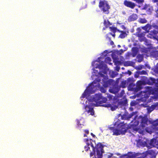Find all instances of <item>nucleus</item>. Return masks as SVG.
Segmentation results:
<instances>
[{"instance_id":"dca6fc26","label":"nucleus","mask_w":158,"mask_h":158,"mask_svg":"<svg viewBox=\"0 0 158 158\" xmlns=\"http://www.w3.org/2000/svg\"><path fill=\"white\" fill-rule=\"evenodd\" d=\"M145 127H142L140 126L139 128L137 129V131L140 134L143 135L145 134Z\"/></svg>"},{"instance_id":"f704fd0d","label":"nucleus","mask_w":158,"mask_h":158,"mask_svg":"<svg viewBox=\"0 0 158 158\" xmlns=\"http://www.w3.org/2000/svg\"><path fill=\"white\" fill-rule=\"evenodd\" d=\"M120 69V67H119L118 66H116V69H115V70H116L117 71H119V70Z\"/></svg>"},{"instance_id":"3c124183","label":"nucleus","mask_w":158,"mask_h":158,"mask_svg":"<svg viewBox=\"0 0 158 158\" xmlns=\"http://www.w3.org/2000/svg\"><path fill=\"white\" fill-rule=\"evenodd\" d=\"M156 129L157 130H158V127H156Z\"/></svg>"},{"instance_id":"2f4dec72","label":"nucleus","mask_w":158,"mask_h":158,"mask_svg":"<svg viewBox=\"0 0 158 158\" xmlns=\"http://www.w3.org/2000/svg\"><path fill=\"white\" fill-rule=\"evenodd\" d=\"M154 71L156 73L158 74V67H156L155 68Z\"/></svg>"},{"instance_id":"49530a36","label":"nucleus","mask_w":158,"mask_h":158,"mask_svg":"<svg viewBox=\"0 0 158 158\" xmlns=\"http://www.w3.org/2000/svg\"><path fill=\"white\" fill-rule=\"evenodd\" d=\"M93 2V4H95V3H96L95 1H94Z\"/></svg>"},{"instance_id":"aec40b11","label":"nucleus","mask_w":158,"mask_h":158,"mask_svg":"<svg viewBox=\"0 0 158 158\" xmlns=\"http://www.w3.org/2000/svg\"><path fill=\"white\" fill-rule=\"evenodd\" d=\"M120 32H121V33L119 36V38L121 39H123L127 36V34L125 31H121Z\"/></svg>"},{"instance_id":"5fc2aeb1","label":"nucleus","mask_w":158,"mask_h":158,"mask_svg":"<svg viewBox=\"0 0 158 158\" xmlns=\"http://www.w3.org/2000/svg\"><path fill=\"white\" fill-rule=\"evenodd\" d=\"M148 96H147V97H145L146 98H147L148 97Z\"/></svg>"},{"instance_id":"72a5a7b5","label":"nucleus","mask_w":158,"mask_h":158,"mask_svg":"<svg viewBox=\"0 0 158 158\" xmlns=\"http://www.w3.org/2000/svg\"><path fill=\"white\" fill-rule=\"evenodd\" d=\"M84 131L87 134H89V131L88 130H84Z\"/></svg>"},{"instance_id":"7c9ffc66","label":"nucleus","mask_w":158,"mask_h":158,"mask_svg":"<svg viewBox=\"0 0 158 158\" xmlns=\"http://www.w3.org/2000/svg\"><path fill=\"white\" fill-rule=\"evenodd\" d=\"M100 90L101 92L103 93H105L106 92V90L103 87H101L100 88Z\"/></svg>"},{"instance_id":"603ef678","label":"nucleus","mask_w":158,"mask_h":158,"mask_svg":"<svg viewBox=\"0 0 158 158\" xmlns=\"http://www.w3.org/2000/svg\"><path fill=\"white\" fill-rule=\"evenodd\" d=\"M129 72H130V73H129V74H130L131 73V72L130 71H129Z\"/></svg>"},{"instance_id":"2eb2a0df","label":"nucleus","mask_w":158,"mask_h":158,"mask_svg":"<svg viewBox=\"0 0 158 158\" xmlns=\"http://www.w3.org/2000/svg\"><path fill=\"white\" fill-rule=\"evenodd\" d=\"M138 18V16L136 14H132L129 16L128 20L129 21H132L135 20Z\"/></svg>"},{"instance_id":"ddd939ff","label":"nucleus","mask_w":158,"mask_h":158,"mask_svg":"<svg viewBox=\"0 0 158 158\" xmlns=\"http://www.w3.org/2000/svg\"><path fill=\"white\" fill-rule=\"evenodd\" d=\"M86 111H87L88 113H90L92 115H94V112L93 108H91L89 105H86L85 107Z\"/></svg>"},{"instance_id":"e433bc0d","label":"nucleus","mask_w":158,"mask_h":158,"mask_svg":"<svg viewBox=\"0 0 158 158\" xmlns=\"http://www.w3.org/2000/svg\"><path fill=\"white\" fill-rule=\"evenodd\" d=\"M142 74H146L147 73V72L144 70H142L141 71Z\"/></svg>"},{"instance_id":"473e14b6","label":"nucleus","mask_w":158,"mask_h":158,"mask_svg":"<svg viewBox=\"0 0 158 158\" xmlns=\"http://www.w3.org/2000/svg\"><path fill=\"white\" fill-rule=\"evenodd\" d=\"M105 60L106 61H108L109 62L110 61H111V60L110 58L109 57H106L105 59Z\"/></svg>"},{"instance_id":"a18cd8bd","label":"nucleus","mask_w":158,"mask_h":158,"mask_svg":"<svg viewBox=\"0 0 158 158\" xmlns=\"http://www.w3.org/2000/svg\"><path fill=\"white\" fill-rule=\"evenodd\" d=\"M84 137H87V135L85 134H84Z\"/></svg>"},{"instance_id":"7ed1b4c3","label":"nucleus","mask_w":158,"mask_h":158,"mask_svg":"<svg viewBox=\"0 0 158 158\" xmlns=\"http://www.w3.org/2000/svg\"><path fill=\"white\" fill-rule=\"evenodd\" d=\"M89 102H94L96 103L94 106H101V104L105 103L107 101L106 98L102 96L101 94H96L94 96L91 97L89 100Z\"/></svg>"},{"instance_id":"5701e85b","label":"nucleus","mask_w":158,"mask_h":158,"mask_svg":"<svg viewBox=\"0 0 158 158\" xmlns=\"http://www.w3.org/2000/svg\"><path fill=\"white\" fill-rule=\"evenodd\" d=\"M104 24L105 26H106V27H107L108 26L111 25V24L110 23L109 21H106V20H105L104 22Z\"/></svg>"},{"instance_id":"c9c22d12","label":"nucleus","mask_w":158,"mask_h":158,"mask_svg":"<svg viewBox=\"0 0 158 158\" xmlns=\"http://www.w3.org/2000/svg\"><path fill=\"white\" fill-rule=\"evenodd\" d=\"M124 94V91L123 90L121 91V94L120 95V97H122L123 95V94Z\"/></svg>"},{"instance_id":"79ce46f5","label":"nucleus","mask_w":158,"mask_h":158,"mask_svg":"<svg viewBox=\"0 0 158 158\" xmlns=\"http://www.w3.org/2000/svg\"><path fill=\"white\" fill-rule=\"evenodd\" d=\"M106 38L108 39L109 40H111V38H110V37H109L108 36H106Z\"/></svg>"},{"instance_id":"20e7f679","label":"nucleus","mask_w":158,"mask_h":158,"mask_svg":"<svg viewBox=\"0 0 158 158\" xmlns=\"http://www.w3.org/2000/svg\"><path fill=\"white\" fill-rule=\"evenodd\" d=\"M101 81V79H99L98 77L97 79L95 80L91 83L89 84L88 86L85 90L84 92L83 93L81 97V98H85L86 96L89 95V94H93L94 93V91L93 90L94 88V84H96L98 83V84L97 85L98 87L100 86V84L99 83Z\"/></svg>"},{"instance_id":"13d9d810","label":"nucleus","mask_w":158,"mask_h":158,"mask_svg":"<svg viewBox=\"0 0 158 158\" xmlns=\"http://www.w3.org/2000/svg\"><path fill=\"white\" fill-rule=\"evenodd\" d=\"M126 64H124V65H126Z\"/></svg>"},{"instance_id":"a19ab883","label":"nucleus","mask_w":158,"mask_h":158,"mask_svg":"<svg viewBox=\"0 0 158 158\" xmlns=\"http://www.w3.org/2000/svg\"><path fill=\"white\" fill-rule=\"evenodd\" d=\"M115 155H117V156H120L119 157L122 156V155H121L120 153H115Z\"/></svg>"},{"instance_id":"4d7b16f0","label":"nucleus","mask_w":158,"mask_h":158,"mask_svg":"<svg viewBox=\"0 0 158 158\" xmlns=\"http://www.w3.org/2000/svg\"><path fill=\"white\" fill-rule=\"evenodd\" d=\"M157 135H158V132H157Z\"/></svg>"},{"instance_id":"4be33fe9","label":"nucleus","mask_w":158,"mask_h":158,"mask_svg":"<svg viewBox=\"0 0 158 158\" xmlns=\"http://www.w3.org/2000/svg\"><path fill=\"white\" fill-rule=\"evenodd\" d=\"M133 116L132 114H130L129 116L127 117L126 115H124L122 116V118L123 119H129Z\"/></svg>"},{"instance_id":"f3484780","label":"nucleus","mask_w":158,"mask_h":158,"mask_svg":"<svg viewBox=\"0 0 158 158\" xmlns=\"http://www.w3.org/2000/svg\"><path fill=\"white\" fill-rule=\"evenodd\" d=\"M156 80L155 79L150 78L147 81V83L149 85H153L155 82Z\"/></svg>"},{"instance_id":"de8ad7c7","label":"nucleus","mask_w":158,"mask_h":158,"mask_svg":"<svg viewBox=\"0 0 158 158\" xmlns=\"http://www.w3.org/2000/svg\"><path fill=\"white\" fill-rule=\"evenodd\" d=\"M156 17H158V13H157L156 14Z\"/></svg>"},{"instance_id":"f257e3e1","label":"nucleus","mask_w":158,"mask_h":158,"mask_svg":"<svg viewBox=\"0 0 158 158\" xmlns=\"http://www.w3.org/2000/svg\"><path fill=\"white\" fill-rule=\"evenodd\" d=\"M84 140L86 142V145L84 147L85 151H88L90 148V146L92 148L93 152L90 154L91 157L94 155L95 158H102L103 146L101 143H98L96 145L95 141L88 138L85 139Z\"/></svg>"},{"instance_id":"412c9836","label":"nucleus","mask_w":158,"mask_h":158,"mask_svg":"<svg viewBox=\"0 0 158 158\" xmlns=\"http://www.w3.org/2000/svg\"><path fill=\"white\" fill-rule=\"evenodd\" d=\"M145 129V133L147 132L148 133L151 134L153 132V130L152 128V127H147Z\"/></svg>"},{"instance_id":"a211bd4d","label":"nucleus","mask_w":158,"mask_h":158,"mask_svg":"<svg viewBox=\"0 0 158 158\" xmlns=\"http://www.w3.org/2000/svg\"><path fill=\"white\" fill-rule=\"evenodd\" d=\"M148 145L149 146L147 147H150L151 148L153 147L155 143L154 139H151L150 141V142H149V141H148Z\"/></svg>"},{"instance_id":"f8f14e48","label":"nucleus","mask_w":158,"mask_h":158,"mask_svg":"<svg viewBox=\"0 0 158 158\" xmlns=\"http://www.w3.org/2000/svg\"><path fill=\"white\" fill-rule=\"evenodd\" d=\"M101 106L106 107H110L112 111L115 110L118 108L117 106L112 103H106L102 104Z\"/></svg>"},{"instance_id":"9d476101","label":"nucleus","mask_w":158,"mask_h":158,"mask_svg":"<svg viewBox=\"0 0 158 158\" xmlns=\"http://www.w3.org/2000/svg\"><path fill=\"white\" fill-rule=\"evenodd\" d=\"M121 87L117 85H114L109 89V91L111 93L116 94L120 90Z\"/></svg>"},{"instance_id":"58836bf2","label":"nucleus","mask_w":158,"mask_h":158,"mask_svg":"<svg viewBox=\"0 0 158 158\" xmlns=\"http://www.w3.org/2000/svg\"><path fill=\"white\" fill-rule=\"evenodd\" d=\"M109 34L110 35H112L114 37L115 35V33H114V34H112L111 33H109Z\"/></svg>"},{"instance_id":"6e6d98bb","label":"nucleus","mask_w":158,"mask_h":158,"mask_svg":"<svg viewBox=\"0 0 158 158\" xmlns=\"http://www.w3.org/2000/svg\"><path fill=\"white\" fill-rule=\"evenodd\" d=\"M122 69H124V68H123V67H122Z\"/></svg>"},{"instance_id":"39448f33","label":"nucleus","mask_w":158,"mask_h":158,"mask_svg":"<svg viewBox=\"0 0 158 158\" xmlns=\"http://www.w3.org/2000/svg\"><path fill=\"white\" fill-rule=\"evenodd\" d=\"M98 7L105 14H108L109 13V10L110 6L107 1L106 0H99Z\"/></svg>"},{"instance_id":"cd10ccee","label":"nucleus","mask_w":158,"mask_h":158,"mask_svg":"<svg viewBox=\"0 0 158 158\" xmlns=\"http://www.w3.org/2000/svg\"><path fill=\"white\" fill-rule=\"evenodd\" d=\"M110 28L114 33L116 32L117 29L116 27H110Z\"/></svg>"},{"instance_id":"f03ea898","label":"nucleus","mask_w":158,"mask_h":158,"mask_svg":"<svg viewBox=\"0 0 158 158\" xmlns=\"http://www.w3.org/2000/svg\"><path fill=\"white\" fill-rule=\"evenodd\" d=\"M114 126L117 128L114 129V127H111L110 129L113 130V135H118L120 134L124 135L127 132V125L123 122L119 123L118 121L115 122Z\"/></svg>"},{"instance_id":"c85d7f7f","label":"nucleus","mask_w":158,"mask_h":158,"mask_svg":"<svg viewBox=\"0 0 158 158\" xmlns=\"http://www.w3.org/2000/svg\"><path fill=\"white\" fill-rule=\"evenodd\" d=\"M153 125L154 126H157L158 125V119L154 121L153 123Z\"/></svg>"},{"instance_id":"393cba45","label":"nucleus","mask_w":158,"mask_h":158,"mask_svg":"<svg viewBox=\"0 0 158 158\" xmlns=\"http://www.w3.org/2000/svg\"><path fill=\"white\" fill-rule=\"evenodd\" d=\"M93 73L94 74L95 76H98V75L99 72H98V70L95 69L94 68H93Z\"/></svg>"},{"instance_id":"37998d69","label":"nucleus","mask_w":158,"mask_h":158,"mask_svg":"<svg viewBox=\"0 0 158 158\" xmlns=\"http://www.w3.org/2000/svg\"><path fill=\"white\" fill-rule=\"evenodd\" d=\"M91 135L94 137H95V135H94L93 133H91Z\"/></svg>"},{"instance_id":"b1692460","label":"nucleus","mask_w":158,"mask_h":158,"mask_svg":"<svg viewBox=\"0 0 158 158\" xmlns=\"http://www.w3.org/2000/svg\"><path fill=\"white\" fill-rule=\"evenodd\" d=\"M80 120H81V119H80V120H77V125L79 128H82V126L83 125L81 124L80 123Z\"/></svg>"},{"instance_id":"4c0bfd02","label":"nucleus","mask_w":158,"mask_h":158,"mask_svg":"<svg viewBox=\"0 0 158 158\" xmlns=\"http://www.w3.org/2000/svg\"><path fill=\"white\" fill-rule=\"evenodd\" d=\"M115 63L116 64H121V63L120 61H116L115 62Z\"/></svg>"},{"instance_id":"c03bdc74","label":"nucleus","mask_w":158,"mask_h":158,"mask_svg":"<svg viewBox=\"0 0 158 158\" xmlns=\"http://www.w3.org/2000/svg\"><path fill=\"white\" fill-rule=\"evenodd\" d=\"M124 103L125 104L127 102V100H126L124 101Z\"/></svg>"},{"instance_id":"c756f323","label":"nucleus","mask_w":158,"mask_h":158,"mask_svg":"<svg viewBox=\"0 0 158 158\" xmlns=\"http://www.w3.org/2000/svg\"><path fill=\"white\" fill-rule=\"evenodd\" d=\"M150 27V25L148 24L146 25L145 26L143 27H142V28L144 30H147V29L149 27Z\"/></svg>"},{"instance_id":"0eeeda50","label":"nucleus","mask_w":158,"mask_h":158,"mask_svg":"<svg viewBox=\"0 0 158 158\" xmlns=\"http://www.w3.org/2000/svg\"><path fill=\"white\" fill-rule=\"evenodd\" d=\"M98 67L100 69L102 70L101 71L99 72L98 75H99L102 77H104L105 75L101 73H103L105 74H107V71L108 70L107 65L106 64H100Z\"/></svg>"},{"instance_id":"09e8293b","label":"nucleus","mask_w":158,"mask_h":158,"mask_svg":"<svg viewBox=\"0 0 158 158\" xmlns=\"http://www.w3.org/2000/svg\"><path fill=\"white\" fill-rule=\"evenodd\" d=\"M152 1H153V2H156V1L155 0H152Z\"/></svg>"},{"instance_id":"4468645a","label":"nucleus","mask_w":158,"mask_h":158,"mask_svg":"<svg viewBox=\"0 0 158 158\" xmlns=\"http://www.w3.org/2000/svg\"><path fill=\"white\" fill-rule=\"evenodd\" d=\"M139 123V120L134 119L131 121L130 124L131 126L133 128H135L138 126Z\"/></svg>"},{"instance_id":"864d4df0","label":"nucleus","mask_w":158,"mask_h":158,"mask_svg":"<svg viewBox=\"0 0 158 158\" xmlns=\"http://www.w3.org/2000/svg\"><path fill=\"white\" fill-rule=\"evenodd\" d=\"M156 0V2H158V0Z\"/></svg>"},{"instance_id":"ea45409f","label":"nucleus","mask_w":158,"mask_h":158,"mask_svg":"<svg viewBox=\"0 0 158 158\" xmlns=\"http://www.w3.org/2000/svg\"><path fill=\"white\" fill-rule=\"evenodd\" d=\"M110 44L111 45H113L114 44V42L112 41L111 40H110Z\"/></svg>"},{"instance_id":"1a4fd4ad","label":"nucleus","mask_w":158,"mask_h":158,"mask_svg":"<svg viewBox=\"0 0 158 158\" xmlns=\"http://www.w3.org/2000/svg\"><path fill=\"white\" fill-rule=\"evenodd\" d=\"M137 146L139 148L144 147H148V141H143L141 139H139L137 141Z\"/></svg>"},{"instance_id":"a878e982","label":"nucleus","mask_w":158,"mask_h":158,"mask_svg":"<svg viewBox=\"0 0 158 158\" xmlns=\"http://www.w3.org/2000/svg\"><path fill=\"white\" fill-rule=\"evenodd\" d=\"M139 22L140 23H144L147 22V20L144 19H139Z\"/></svg>"},{"instance_id":"8fccbe9b","label":"nucleus","mask_w":158,"mask_h":158,"mask_svg":"<svg viewBox=\"0 0 158 158\" xmlns=\"http://www.w3.org/2000/svg\"><path fill=\"white\" fill-rule=\"evenodd\" d=\"M104 86L105 87H107L108 86V85H104Z\"/></svg>"},{"instance_id":"6e6552de","label":"nucleus","mask_w":158,"mask_h":158,"mask_svg":"<svg viewBox=\"0 0 158 158\" xmlns=\"http://www.w3.org/2000/svg\"><path fill=\"white\" fill-rule=\"evenodd\" d=\"M138 120H139L140 121V126H141V127H145L146 126L148 125V123L149 121L147 116H139Z\"/></svg>"},{"instance_id":"6ab92c4d","label":"nucleus","mask_w":158,"mask_h":158,"mask_svg":"<svg viewBox=\"0 0 158 158\" xmlns=\"http://www.w3.org/2000/svg\"><path fill=\"white\" fill-rule=\"evenodd\" d=\"M157 104H156L153 105H152L150 108L148 109V111L149 112H151L154 109L156 108L158 106V103H157Z\"/></svg>"},{"instance_id":"9b49d317","label":"nucleus","mask_w":158,"mask_h":158,"mask_svg":"<svg viewBox=\"0 0 158 158\" xmlns=\"http://www.w3.org/2000/svg\"><path fill=\"white\" fill-rule=\"evenodd\" d=\"M124 5L126 6L131 9H133L136 6L135 3L127 0H125L123 2Z\"/></svg>"},{"instance_id":"bb28decb","label":"nucleus","mask_w":158,"mask_h":158,"mask_svg":"<svg viewBox=\"0 0 158 158\" xmlns=\"http://www.w3.org/2000/svg\"><path fill=\"white\" fill-rule=\"evenodd\" d=\"M107 97L109 100H111L113 98V96L110 94H107Z\"/></svg>"},{"instance_id":"423d86ee","label":"nucleus","mask_w":158,"mask_h":158,"mask_svg":"<svg viewBox=\"0 0 158 158\" xmlns=\"http://www.w3.org/2000/svg\"><path fill=\"white\" fill-rule=\"evenodd\" d=\"M149 156L151 158H155L156 156L155 152L151 150L146 151L142 153H137L136 154L135 158H145L147 156Z\"/></svg>"}]
</instances>
